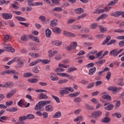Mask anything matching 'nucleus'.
<instances>
[{"label":"nucleus","mask_w":124,"mask_h":124,"mask_svg":"<svg viewBox=\"0 0 124 124\" xmlns=\"http://www.w3.org/2000/svg\"><path fill=\"white\" fill-rule=\"evenodd\" d=\"M17 105L19 106L20 107H22V105H23V106H26V104L24 103V101L22 99H21L18 103Z\"/></svg>","instance_id":"43"},{"label":"nucleus","mask_w":124,"mask_h":124,"mask_svg":"<svg viewBox=\"0 0 124 124\" xmlns=\"http://www.w3.org/2000/svg\"><path fill=\"white\" fill-rule=\"evenodd\" d=\"M108 91H112V92H117V90H118V88L115 87H113V86H111V87H109L108 88Z\"/></svg>","instance_id":"42"},{"label":"nucleus","mask_w":124,"mask_h":124,"mask_svg":"<svg viewBox=\"0 0 124 124\" xmlns=\"http://www.w3.org/2000/svg\"><path fill=\"white\" fill-rule=\"evenodd\" d=\"M85 106L86 109H87L88 110H93V107L91 105H90L88 104H85Z\"/></svg>","instance_id":"37"},{"label":"nucleus","mask_w":124,"mask_h":124,"mask_svg":"<svg viewBox=\"0 0 124 124\" xmlns=\"http://www.w3.org/2000/svg\"><path fill=\"white\" fill-rule=\"evenodd\" d=\"M43 103L44 104V106H45V105H47V104H50V103H51V101L50 100L43 101Z\"/></svg>","instance_id":"62"},{"label":"nucleus","mask_w":124,"mask_h":124,"mask_svg":"<svg viewBox=\"0 0 124 124\" xmlns=\"http://www.w3.org/2000/svg\"><path fill=\"white\" fill-rule=\"evenodd\" d=\"M93 66H94V63L93 62H91L86 65V67H88V68H90V67H93Z\"/></svg>","instance_id":"57"},{"label":"nucleus","mask_w":124,"mask_h":124,"mask_svg":"<svg viewBox=\"0 0 124 124\" xmlns=\"http://www.w3.org/2000/svg\"><path fill=\"white\" fill-rule=\"evenodd\" d=\"M117 85L120 86V87H123L124 86V79L123 78H119L117 81Z\"/></svg>","instance_id":"18"},{"label":"nucleus","mask_w":124,"mask_h":124,"mask_svg":"<svg viewBox=\"0 0 124 124\" xmlns=\"http://www.w3.org/2000/svg\"><path fill=\"white\" fill-rule=\"evenodd\" d=\"M78 46L77 42H73L69 46L66 47V49L67 51H71V50H73V49H75Z\"/></svg>","instance_id":"5"},{"label":"nucleus","mask_w":124,"mask_h":124,"mask_svg":"<svg viewBox=\"0 0 124 124\" xmlns=\"http://www.w3.org/2000/svg\"><path fill=\"white\" fill-rule=\"evenodd\" d=\"M51 2L54 4L56 5H60V0H51Z\"/></svg>","instance_id":"52"},{"label":"nucleus","mask_w":124,"mask_h":124,"mask_svg":"<svg viewBox=\"0 0 124 124\" xmlns=\"http://www.w3.org/2000/svg\"><path fill=\"white\" fill-rule=\"evenodd\" d=\"M111 16H113V17H119V16H121V11H116L113 13L111 14Z\"/></svg>","instance_id":"32"},{"label":"nucleus","mask_w":124,"mask_h":124,"mask_svg":"<svg viewBox=\"0 0 124 124\" xmlns=\"http://www.w3.org/2000/svg\"><path fill=\"white\" fill-rule=\"evenodd\" d=\"M31 76H32V74L31 73H25L23 74V77H24V78L31 77Z\"/></svg>","instance_id":"45"},{"label":"nucleus","mask_w":124,"mask_h":124,"mask_svg":"<svg viewBox=\"0 0 124 124\" xmlns=\"http://www.w3.org/2000/svg\"><path fill=\"white\" fill-rule=\"evenodd\" d=\"M33 1H34V0H27V5L30 7H31V6H39L41 5H43V3H42V2H37L33 3Z\"/></svg>","instance_id":"2"},{"label":"nucleus","mask_w":124,"mask_h":124,"mask_svg":"<svg viewBox=\"0 0 124 124\" xmlns=\"http://www.w3.org/2000/svg\"><path fill=\"white\" fill-rule=\"evenodd\" d=\"M75 70H77V68H74V67L72 66L68 68L67 72H68V73H70L73 72V71H75Z\"/></svg>","instance_id":"36"},{"label":"nucleus","mask_w":124,"mask_h":124,"mask_svg":"<svg viewBox=\"0 0 124 124\" xmlns=\"http://www.w3.org/2000/svg\"><path fill=\"white\" fill-rule=\"evenodd\" d=\"M74 102L79 103L82 102V99L80 97H77L74 100Z\"/></svg>","instance_id":"59"},{"label":"nucleus","mask_w":124,"mask_h":124,"mask_svg":"<svg viewBox=\"0 0 124 124\" xmlns=\"http://www.w3.org/2000/svg\"><path fill=\"white\" fill-rule=\"evenodd\" d=\"M119 47H124V40H122L119 42Z\"/></svg>","instance_id":"63"},{"label":"nucleus","mask_w":124,"mask_h":124,"mask_svg":"<svg viewBox=\"0 0 124 124\" xmlns=\"http://www.w3.org/2000/svg\"><path fill=\"white\" fill-rule=\"evenodd\" d=\"M28 81H29L30 83H37V82H38V79H37V78L29 79H28Z\"/></svg>","instance_id":"41"},{"label":"nucleus","mask_w":124,"mask_h":124,"mask_svg":"<svg viewBox=\"0 0 124 124\" xmlns=\"http://www.w3.org/2000/svg\"><path fill=\"white\" fill-rule=\"evenodd\" d=\"M39 99H47V98H48V96L46 95L43 93H41L39 95Z\"/></svg>","instance_id":"30"},{"label":"nucleus","mask_w":124,"mask_h":124,"mask_svg":"<svg viewBox=\"0 0 124 124\" xmlns=\"http://www.w3.org/2000/svg\"><path fill=\"white\" fill-rule=\"evenodd\" d=\"M44 104H43V101H39L37 105L35 106V110H41L43 107H44Z\"/></svg>","instance_id":"6"},{"label":"nucleus","mask_w":124,"mask_h":124,"mask_svg":"<svg viewBox=\"0 0 124 124\" xmlns=\"http://www.w3.org/2000/svg\"><path fill=\"white\" fill-rule=\"evenodd\" d=\"M94 86V82H92L91 83H90L87 86V89H91L92 88H93V87Z\"/></svg>","instance_id":"60"},{"label":"nucleus","mask_w":124,"mask_h":124,"mask_svg":"<svg viewBox=\"0 0 124 124\" xmlns=\"http://www.w3.org/2000/svg\"><path fill=\"white\" fill-rule=\"evenodd\" d=\"M116 42H117V41L116 40L112 39L107 44V45H111V44H113V43H116Z\"/></svg>","instance_id":"61"},{"label":"nucleus","mask_w":124,"mask_h":124,"mask_svg":"<svg viewBox=\"0 0 124 124\" xmlns=\"http://www.w3.org/2000/svg\"><path fill=\"white\" fill-rule=\"evenodd\" d=\"M50 60H40V59H38L35 61L32 62L31 63L29 64L30 66H33L34 65H36L37 63H39V62H42L44 64H48L50 62Z\"/></svg>","instance_id":"1"},{"label":"nucleus","mask_w":124,"mask_h":124,"mask_svg":"<svg viewBox=\"0 0 124 124\" xmlns=\"http://www.w3.org/2000/svg\"><path fill=\"white\" fill-rule=\"evenodd\" d=\"M5 74H16V75H19V72L16 71L15 70H8L6 71H3L0 73V75L3 76L5 75Z\"/></svg>","instance_id":"3"},{"label":"nucleus","mask_w":124,"mask_h":124,"mask_svg":"<svg viewBox=\"0 0 124 124\" xmlns=\"http://www.w3.org/2000/svg\"><path fill=\"white\" fill-rule=\"evenodd\" d=\"M51 34H52V32L51 30L49 29H47L46 30V37L48 38H50L51 37Z\"/></svg>","instance_id":"24"},{"label":"nucleus","mask_w":124,"mask_h":124,"mask_svg":"<svg viewBox=\"0 0 124 124\" xmlns=\"http://www.w3.org/2000/svg\"><path fill=\"white\" fill-rule=\"evenodd\" d=\"M121 106V101H118L116 103L115 108H119Z\"/></svg>","instance_id":"64"},{"label":"nucleus","mask_w":124,"mask_h":124,"mask_svg":"<svg viewBox=\"0 0 124 124\" xmlns=\"http://www.w3.org/2000/svg\"><path fill=\"white\" fill-rule=\"evenodd\" d=\"M104 106L105 107L104 109L105 110H107V111H111V110H113V108H114V105L112 104H109V103H106L104 104Z\"/></svg>","instance_id":"8"},{"label":"nucleus","mask_w":124,"mask_h":124,"mask_svg":"<svg viewBox=\"0 0 124 124\" xmlns=\"http://www.w3.org/2000/svg\"><path fill=\"white\" fill-rule=\"evenodd\" d=\"M110 78H111V72H108L106 77V78L107 79L108 81H109Z\"/></svg>","instance_id":"54"},{"label":"nucleus","mask_w":124,"mask_h":124,"mask_svg":"<svg viewBox=\"0 0 124 124\" xmlns=\"http://www.w3.org/2000/svg\"><path fill=\"white\" fill-rule=\"evenodd\" d=\"M102 114V111L96 110L92 113V117L94 119H98V117H100Z\"/></svg>","instance_id":"4"},{"label":"nucleus","mask_w":124,"mask_h":124,"mask_svg":"<svg viewBox=\"0 0 124 124\" xmlns=\"http://www.w3.org/2000/svg\"><path fill=\"white\" fill-rule=\"evenodd\" d=\"M51 44L52 45H55V46H61V45L62 44V42L61 41L58 40L52 41H51Z\"/></svg>","instance_id":"14"},{"label":"nucleus","mask_w":124,"mask_h":124,"mask_svg":"<svg viewBox=\"0 0 124 124\" xmlns=\"http://www.w3.org/2000/svg\"><path fill=\"white\" fill-rule=\"evenodd\" d=\"M62 117V112L61 111L56 112L53 116L52 118L54 119H57L58 118H61Z\"/></svg>","instance_id":"19"},{"label":"nucleus","mask_w":124,"mask_h":124,"mask_svg":"<svg viewBox=\"0 0 124 124\" xmlns=\"http://www.w3.org/2000/svg\"><path fill=\"white\" fill-rule=\"evenodd\" d=\"M55 60L56 61H61L62 60V55L60 54H57L55 57Z\"/></svg>","instance_id":"56"},{"label":"nucleus","mask_w":124,"mask_h":124,"mask_svg":"<svg viewBox=\"0 0 124 124\" xmlns=\"http://www.w3.org/2000/svg\"><path fill=\"white\" fill-rule=\"evenodd\" d=\"M55 72H62L64 71V69L63 68H62L61 67L57 68L55 70Z\"/></svg>","instance_id":"55"},{"label":"nucleus","mask_w":124,"mask_h":124,"mask_svg":"<svg viewBox=\"0 0 124 124\" xmlns=\"http://www.w3.org/2000/svg\"><path fill=\"white\" fill-rule=\"evenodd\" d=\"M110 39H111V36H108L106 38V40L103 41L102 45H105L106 43L108 44V42L110 41Z\"/></svg>","instance_id":"27"},{"label":"nucleus","mask_w":124,"mask_h":124,"mask_svg":"<svg viewBox=\"0 0 124 124\" xmlns=\"http://www.w3.org/2000/svg\"><path fill=\"white\" fill-rule=\"evenodd\" d=\"M57 25H58V19H54L50 21V27H56Z\"/></svg>","instance_id":"17"},{"label":"nucleus","mask_w":124,"mask_h":124,"mask_svg":"<svg viewBox=\"0 0 124 124\" xmlns=\"http://www.w3.org/2000/svg\"><path fill=\"white\" fill-rule=\"evenodd\" d=\"M67 82H68V80L66 79H61L60 80H59L58 81V84H64L65 83H67Z\"/></svg>","instance_id":"46"},{"label":"nucleus","mask_w":124,"mask_h":124,"mask_svg":"<svg viewBox=\"0 0 124 124\" xmlns=\"http://www.w3.org/2000/svg\"><path fill=\"white\" fill-rule=\"evenodd\" d=\"M50 79L52 81H58L59 78L55 75V74L51 73L50 75Z\"/></svg>","instance_id":"21"},{"label":"nucleus","mask_w":124,"mask_h":124,"mask_svg":"<svg viewBox=\"0 0 124 124\" xmlns=\"http://www.w3.org/2000/svg\"><path fill=\"white\" fill-rule=\"evenodd\" d=\"M102 123H104L105 124H107V123H109L111 122V118L109 117H106L103 118L101 119Z\"/></svg>","instance_id":"20"},{"label":"nucleus","mask_w":124,"mask_h":124,"mask_svg":"<svg viewBox=\"0 0 124 124\" xmlns=\"http://www.w3.org/2000/svg\"><path fill=\"white\" fill-rule=\"evenodd\" d=\"M59 53V51L57 50H54L52 51V50L50 51V53H49V58H52L55 56V55H56V54H58Z\"/></svg>","instance_id":"28"},{"label":"nucleus","mask_w":124,"mask_h":124,"mask_svg":"<svg viewBox=\"0 0 124 124\" xmlns=\"http://www.w3.org/2000/svg\"><path fill=\"white\" fill-rule=\"evenodd\" d=\"M114 116L116 117L118 119H121L122 118V114L119 113L115 112L114 113Z\"/></svg>","instance_id":"58"},{"label":"nucleus","mask_w":124,"mask_h":124,"mask_svg":"<svg viewBox=\"0 0 124 124\" xmlns=\"http://www.w3.org/2000/svg\"><path fill=\"white\" fill-rule=\"evenodd\" d=\"M99 29L101 32H102V33H104V32H106V31H108L107 28H104L102 26H100Z\"/></svg>","instance_id":"31"},{"label":"nucleus","mask_w":124,"mask_h":124,"mask_svg":"<svg viewBox=\"0 0 124 124\" xmlns=\"http://www.w3.org/2000/svg\"><path fill=\"white\" fill-rule=\"evenodd\" d=\"M102 53H103V51H100L99 52H98L96 54V58L97 59H100V58H101V57H102Z\"/></svg>","instance_id":"48"},{"label":"nucleus","mask_w":124,"mask_h":124,"mask_svg":"<svg viewBox=\"0 0 124 124\" xmlns=\"http://www.w3.org/2000/svg\"><path fill=\"white\" fill-rule=\"evenodd\" d=\"M59 67H63V68H68L69 67V65H65L64 64H59Z\"/></svg>","instance_id":"53"},{"label":"nucleus","mask_w":124,"mask_h":124,"mask_svg":"<svg viewBox=\"0 0 124 124\" xmlns=\"http://www.w3.org/2000/svg\"><path fill=\"white\" fill-rule=\"evenodd\" d=\"M36 115L38 116H39L40 117H41L43 116V119H47L48 117H49V115L48 114V113L44 111L43 113L41 112V111H37L36 112Z\"/></svg>","instance_id":"7"},{"label":"nucleus","mask_w":124,"mask_h":124,"mask_svg":"<svg viewBox=\"0 0 124 124\" xmlns=\"http://www.w3.org/2000/svg\"><path fill=\"white\" fill-rule=\"evenodd\" d=\"M1 16L5 20H9L12 18V15L9 13H2Z\"/></svg>","instance_id":"9"},{"label":"nucleus","mask_w":124,"mask_h":124,"mask_svg":"<svg viewBox=\"0 0 124 124\" xmlns=\"http://www.w3.org/2000/svg\"><path fill=\"white\" fill-rule=\"evenodd\" d=\"M51 96L52 98H53V99H55V100L56 101L57 103H61V100H60V98L58 96H55L54 95H51Z\"/></svg>","instance_id":"38"},{"label":"nucleus","mask_w":124,"mask_h":124,"mask_svg":"<svg viewBox=\"0 0 124 124\" xmlns=\"http://www.w3.org/2000/svg\"><path fill=\"white\" fill-rule=\"evenodd\" d=\"M75 12L77 14H81V13H83V12H84V10L83 9V8H78V9H75L74 10Z\"/></svg>","instance_id":"22"},{"label":"nucleus","mask_w":124,"mask_h":124,"mask_svg":"<svg viewBox=\"0 0 124 124\" xmlns=\"http://www.w3.org/2000/svg\"><path fill=\"white\" fill-rule=\"evenodd\" d=\"M97 27H98V24L97 23H93L90 25V29L94 30L95 29H96Z\"/></svg>","instance_id":"35"},{"label":"nucleus","mask_w":124,"mask_h":124,"mask_svg":"<svg viewBox=\"0 0 124 124\" xmlns=\"http://www.w3.org/2000/svg\"><path fill=\"white\" fill-rule=\"evenodd\" d=\"M39 19L40 20V21H41V22H46V17H45V16H40L39 17Z\"/></svg>","instance_id":"44"},{"label":"nucleus","mask_w":124,"mask_h":124,"mask_svg":"<svg viewBox=\"0 0 124 124\" xmlns=\"http://www.w3.org/2000/svg\"><path fill=\"white\" fill-rule=\"evenodd\" d=\"M109 55H111V56H113V57H117L119 55V53L118 52V50L117 49H114L112 50L110 53Z\"/></svg>","instance_id":"15"},{"label":"nucleus","mask_w":124,"mask_h":124,"mask_svg":"<svg viewBox=\"0 0 124 124\" xmlns=\"http://www.w3.org/2000/svg\"><path fill=\"white\" fill-rule=\"evenodd\" d=\"M45 110L46 112H52V111H54V108H53V106L48 105L46 106Z\"/></svg>","instance_id":"16"},{"label":"nucleus","mask_w":124,"mask_h":124,"mask_svg":"<svg viewBox=\"0 0 124 124\" xmlns=\"http://www.w3.org/2000/svg\"><path fill=\"white\" fill-rule=\"evenodd\" d=\"M107 17H108V14H102L97 18V21H99V20H101V19H105V18H107Z\"/></svg>","instance_id":"23"},{"label":"nucleus","mask_w":124,"mask_h":124,"mask_svg":"<svg viewBox=\"0 0 124 124\" xmlns=\"http://www.w3.org/2000/svg\"><path fill=\"white\" fill-rule=\"evenodd\" d=\"M17 92V90L16 89H14L11 90L6 95V97L7 98H10V97H12L14 94H15V93Z\"/></svg>","instance_id":"10"},{"label":"nucleus","mask_w":124,"mask_h":124,"mask_svg":"<svg viewBox=\"0 0 124 124\" xmlns=\"http://www.w3.org/2000/svg\"><path fill=\"white\" fill-rule=\"evenodd\" d=\"M52 31L55 32V33H57V34H60L62 33V30L59 27H54L52 28Z\"/></svg>","instance_id":"12"},{"label":"nucleus","mask_w":124,"mask_h":124,"mask_svg":"<svg viewBox=\"0 0 124 124\" xmlns=\"http://www.w3.org/2000/svg\"><path fill=\"white\" fill-rule=\"evenodd\" d=\"M5 85V88H11V87H12L13 86V83L11 81H8L4 84Z\"/></svg>","instance_id":"29"},{"label":"nucleus","mask_w":124,"mask_h":124,"mask_svg":"<svg viewBox=\"0 0 124 124\" xmlns=\"http://www.w3.org/2000/svg\"><path fill=\"white\" fill-rule=\"evenodd\" d=\"M95 72H96V67H93L89 69L88 74L89 75H93Z\"/></svg>","instance_id":"13"},{"label":"nucleus","mask_w":124,"mask_h":124,"mask_svg":"<svg viewBox=\"0 0 124 124\" xmlns=\"http://www.w3.org/2000/svg\"><path fill=\"white\" fill-rule=\"evenodd\" d=\"M32 71L34 72V73H39V70H38V68H37V67H34V68H33Z\"/></svg>","instance_id":"50"},{"label":"nucleus","mask_w":124,"mask_h":124,"mask_svg":"<svg viewBox=\"0 0 124 124\" xmlns=\"http://www.w3.org/2000/svg\"><path fill=\"white\" fill-rule=\"evenodd\" d=\"M20 40L21 41H28V38H27V36L24 35L21 37Z\"/></svg>","instance_id":"51"},{"label":"nucleus","mask_w":124,"mask_h":124,"mask_svg":"<svg viewBox=\"0 0 124 124\" xmlns=\"http://www.w3.org/2000/svg\"><path fill=\"white\" fill-rule=\"evenodd\" d=\"M29 37H30V39H32V40H33L35 42L39 43V39H38L37 37H35L33 35H31Z\"/></svg>","instance_id":"25"},{"label":"nucleus","mask_w":124,"mask_h":124,"mask_svg":"<svg viewBox=\"0 0 124 124\" xmlns=\"http://www.w3.org/2000/svg\"><path fill=\"white\" fill-rule=\"evenodd\" d=\"M104 8V9H97L95 10V13H98V14H101V13H104L105 12Z\"/></svg>","instance_id":"40"},{"label":"nucleus","mask_w":124,"mask_h":124,"mask_svg":"<svg viewBox=\"0 0 124 124\" xmlns=\"http://www.w3.org/2000/svg\"><path fill=\"white\" fill-rule=\"evenodd\" d=\"M52 11H53V12H62V9L59 7H56L53 9Z\"/></svg>","instance_id":"34"},{"label":"nucleus","mask_w":124,"mask_h":124,"mask_svg":"<svg viewBox=\"0 0 124 124\" xmlns=\"http://www.w3.org/2000/svg\"><path fill=\"white\" fill-rule=\"evenodd\" d=\"M15 18L16 20L19 21V22H22L23 21H26V18L23 17L22 16H16Z\"/></svg>","instance_id":"39"},{"label":"nucleus","mask_w":124,"mask_h":124,"mask_svg":"<svg viewBox=\"0 0 124 124\" xmlns=\"http://www.w3.org/2000/svg\"><path fill=\"white\" fill-rule=\"evenodd\" d=\"M18 108L16 107H12L11 108L6 109V111H8V112H11L12 113L16 112Z\"/></svg>","instance_id":"26"},{"label":"nucleus","mask_w":124,"mask_h":124,"mask_svg":"<svg viewBox=\"0 0 124 124\" xmlns=\"http://www.w3.org/2000/svg\"><path fill=\"white\" fill-rule=\"evenodd\" d=\"M26 120H27L26 116H20L19 117V121L20 122H23V121H26Z\"/></svg>","instance_id":"49"},{"label":"nucleus","mask_w":124,"mask_h":124,"mask_svg":"<svg viewBox=\"0 0 124 124\" xmlns=\"http://www.w3.org/2000/svg\"><path fill=\"white\" fill-rule=\"evenodd\" d=\"M11 40V37L8 35H6L4 37V42H9Z\"/></svg>","instance_id":"33"},{"label":"nucleus","mask_w":124,"mask_h":124,"mask_svg":"<svg viewBox=\"0 0 124 124\" xmlns=\"http://www.w3.org/2000/svg\"><path fill=\"white\" fill-rule=\"evenodd\" d=\"M4 49L6 52H9L10 53H14L15 52V49L12 47L7 46L4 47Z\"/></svg>","instance_id":"11"},{"label":"nucleus","mask_w":124,"mask_h":124,"mask_svg":"<svg viewBox=\"0 0 124 124\" xmlns=\"http://www.w3.org/2000/svg\"><path fill=\"white\" fill-rule=\"evenodd\" d=\"M27 119L28 120V119L29 120L31 119H35V116H34V115H33V114H28L27 116H26Z\"/></svg>","instance_id":"47"}]
</instances>
